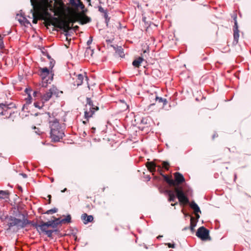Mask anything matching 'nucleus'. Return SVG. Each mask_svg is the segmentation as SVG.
Wrapping results in <instances>:
<instances>
[{
  "mask_svg": "<svg viewBox=\"0 0 251 251\" xmlns=\"http://www.w3.org/2000/svg\"><path fill=\"white\" fill-rule=\"evenodd\" d=\"M41 118L48 119L50 129V136L54 142H58L64 136V132L58 120L51 116L50 113L42 114Z\"/></svg>",
  "mask_w": 251,
  "mask_h": 251,
  "instance_id": "obj_1",
  "label": "nucleus"
},
{
  "mask_svg": "<svg viewBox=\"0 0 251 251\" xmlns=\"http://www.w3.org/2000/svg\"><path fill=\"white\" fill-rule=\"evenodd\" d=\"M164 180L170 185L174 186V191L176 194L180 204L185 205L189 203V199L187 196L186 192L185 191L182 186H176V183L174 180L170 178L166 175L160 173Z\"/></svg>",
  "mask_w": 251,
  "mask_h": 251,
  "instance_id": "obj_2",
  "label": "nucleus"
},
{
  "mask_svg": "<svg viewBox=\"0 0 251 251\" xmlns=\"http://www.w3.org/2000/svg\"><path fill=\"white\" fill-rule=\"evenodd\" d=\"M23 218L19 219L12 216L7 217L4 221V224L8 226L7 229L9 230L14 226L17 227L24 228L29 224V221L23 215Z\"/></svg>",
  "mask_w": 251,
  "mask_h": 251,
  "instance_id": "obj_3",
  "label": "nucleus"
},
{
  "mask_svg": "<svg viewBox=\"0 0 251 251\" xmlns=\"http://www.w3.org/2000/svg\"><path fill=\"white\" fill-rule=\"evenodd\" d=\"M138 52L140 56L135 57V59L132 62V65L135 68H139L143 61L146 60L150 56L149 48L141 49Z\"/></svg>",
  "mask_w": 251,
  "mask_h": 251,
  "instance_id": "obj_4",
  "label": "nucleus"
},
{
  "mask_svg": "<svg viewBox=\"0 0 251 251\" xmlns=\"http://www.w3.org/2000/svg\"><path fill=\"white\" fill-rule=\"evenodd\" d=\"M99 108L94 104L91 98H87L86 104L84 108V117L88 121V119L92 117L95 111L99 110Z\"/></svg>",
  "mask_w": 251,
  "mask_h": 251,
  "instance_id": "obj_5",
  "label": "nucleus"
},
{
  "mask_svg": "<svg viewBox=\"0 0 251 251\" xmlns=\"http://www.w3.org/2000/svg\"><path fill=\"white\" fill-rule=\"evenodd\" d=\"M17 108L16 105L13 102L8 103L5 102L4 103L0 104V115L5 116L6 118H9L12 113H14L13 109Z\"/></svg>",
  "mask_w": 251,
  "mask_h": 251,
  "instance_id": "obj_6",
  "label": "nucleus"
},
{
  "mask_svg": "<svg viewBox=\"0 0 251 251\" xmlns=\"http://www.w3.org/2000/svg\"><path fill=\"white\" fill-rule=\"evenodd\" d=\"M62 93V91H59L56 87L52 86L50 88L48 91L46 92L44 95H41V98L42 103H44L49 101L53 95L58 97H60V95Z\"/></svg>",
  "mask_w": 251,
  "mask_h": 251,
  "instance_id": "obj_7",
  "label": "nucleus"
},
{
  "mask_svg": "<svg viewBox=\"0 0 251 251\" xmlns=\"http://www.w3.org/2000/svg\"><path fill=\"white\" fill-rule=\"evenodd\" d=\"M103 52V50H100V48H86L84 55L88 58H97L101 57Z\"/></svg>",
  "mask_w": 251,
  "mask_h": 251,
  "instance_id": "obj_8",
  "label": "nucleus"
},
{
  "mask_svg": "<svg viewBox=\"0 0 251 251\" xmlns=\"http://www.w3.org/2000/svg\"><path fill=\"white\" fill-rule=\"evenodd\" d=\"M196 235L202 241L211 240V237L209 236V231L204 226L199 227Z\"/></svg>",
  "mask_w": 251,
  "mask_h": 251,
  "instance_id": "obj_9",
  "label": "nucleus"
},
{
  "mask_svg": "<svg viewBox=\"0 0 251 251\" xmlns=\"http://www.w3.org/2000/svg\"><path fill=\"white\" fill-rule=\"evenodd\" d=\"M39 71L40 73V75L42 77V86L43 87H46L49 80L47 79V77L50 74V70L47 67H45L40 68Z\"/></svg>",
  "mask_w": 251,
  "mask_h": 251,
  "instance_id": "obj_10",
  "label": "nucleus"
},
{
  "mask_svg": "<svg viewBox=\"0 0 251 251\" xmlns=\"http://www.w3.org/2000/svg\"><path fill=\"white\" fill-rule=\"evenodd\" d=\"M32 226L37 229L40 234L41 233H45L49 228L47 223L43 221H40L39 224L37 223L33 224Z\"/></svg>",
  "mask_w": 251,
  "mask_h": 251,
  "instance_id": "obj_11",
  "label": "nucleus"
},
{
  "mask_svg": "<svg viewBox=\"0 0 251 251\" xmlns=\"http://www.w3.org/2000/svg\"><path fill=\"white\" fill-rule=\"evenodd\" d=\"M155 103L151 104L150 107L154 105L157 104L160 108H163L164 106L168 103V101L166 99L162 98L155 96Z\"/></svg>",
  "mask_w": 251,
  "mask_h": 251,
  "instance_id": "obj_12",
  "label": "nucleus"
},
{
  "mask_svg": "<svg viewBox=\"0 0 251 251\" xmlns=\"http://www.w3.org/2000/svg\"><path fill=\"white\" fill-rule=\"evenodd\" d=\"M146 167L148 168V169L151 172H154L156 171V167H157V171L160 173L163 174V171L162 168L160 165H156L153 162H147L146 163Z\"/></svg>",
  "mask_w": 251,
  "mask_h": 251,
  "instance_id": "obj_13",
  "label": "nucleus"
},
{
  "mask_svg": "<svg viewBox=\"0 0 251 251\" xmlns=\"http://www.w3.org/2000/svg\"><path fill=\"white\" fill-rule=\"evenodd\" d=\"M72 78L74 80L73 83L75 86H78L82 84L84 79V76L82 75L76 74L75 73Z\"/></svg>",
  "mask_w": 251,
  "mask_h": 251,
  "instance_id": "obj_14",
  "label": "nucleus"
},
{
  "mask_svg": "<svg viewBox=\"0 0 251 251\" xmlns=\"http://www.w3.org/2000/svg\"><path fill=\"white\" fill-rule=\"evenodd\" d=\"M234 26L233 27V37H234V42H236V43L238 42L239 37V30L238 29V25L237 21V16H235L234 18Z\"/></svg>",
  "mask_w": 251,
  "mask_h": 251,
  "instance_id": "obj_15",
  "label": "nucleus"
},
{
  "mask_svg": "<svg viewBox=\"0 0 251 251\" xmlns=\"http://www.w3.org/2000/svg\"><path fill=\"white\" fill-rule=\"evenodd\" d=\"M60 29L66 38L71 36V32H72L73 29L69 24H63L61 25Z\"/></svg>",
  "mask_w": 251,
  "mask_h": 251,
  "instance_id": "obj_16",
  "label": "nucleus"
},
{
  "mask_svg": "<svg viewBox=\"0 0 251 251\" xmlns=\"http://www.w3.org/2000/svg\"><path fill=\"white\" fill-rule=\"evenodd\" d=\"M175 177V181L176 183V186H179L180 184L182 183L185 181V178L183 175L179 173L176 172L174 174Z\"/></svg>",
  "mask_w": 251,
  "mask_h": 251,
  "instance_id": "obj_17",
  "label": "nucleus"
},
{
  "mask_svg": "<svg viewBox=\"0 0 251 251\" xmlns=\"http://www.w3.org/2000/svg\"><path fill=\"white\" fill-rule=\"evenodd\" d=\"M175 192L171 190H166L165 192L166 194H167L168 196V201L169 202L175 201L176 200V197L177 198L176 194H175Z\"/></svg>",
  "mask_w": 251,
  "mask_h": 251,
  "instance_id": "obj_18",
  "label": "nucleus"
},
{
  "mask_svg": "<svg viewBox=\"0 0 251 251\" xmlns=\"http://www.w3.org/2000/svg\"><path fill=\"white\" fill-rule=\"evenodd\" d=\"M47 223L49 227L56 228L59 225H61L59 218H55L54 220L49 221Z\"/></svg>",
  "mask_w": 251,
  "mask_h": 251,
  "instance_id": "obj_19",
  "label": "nucleus"
},
{
  "mask_svg": "<svg viewBox=\"0 0 251 251\" xmlns=\"http://www.w3.org/2000/svg\"><path fill=\"white\" fill-rule=\"evenodd\" d=\"M81 219L83 221L84 224H87L93 221L94 218L92 215H88L86 213H84L81 215Z\"/></svg>",
  "mask_w": 251,
  "mask_h": 251,
  "instance_id": "obj_20",
  "label": "nucleus"
},
{
  "mask_svg": "<svg viewBox=\"0 0 251 251\" xmlns=\"http://www.w3.org/2000/svg\"><path fill=\"white\" fill-rule=\"evenodd\" d=\"M69 3L73 6L81 9L84 8V5L81 3L80 0H70Z\"/></svg>",
  "mask_w": 251,
  "mask_h": 251,
  "instance_id": "obj_21",
  "label": "nucleus"
},
{
  "mask_svg": "<svg viewBox=\"0 0 251 251\" xmlns=\"http://www.w3.org/2000/svg\"><path fill=\"white\" fill-rule=\"evenodd\" d=\"M188 204H189L190 207L194 210V213L199 212L201 213V211L199 206L195 201H192L191 203L189 202ZM187 204H188V203Z\"/></svg>",
  "mask_w": 251,
  "mask_h": 251,
  "instance_id": "obj_22",
  "label": "nucleus"
},
{
  "mask_svg": "<svg viewBox=\"0 0 251 251\" xmlns=\"http://www.w3.org/2000/svg\"><path fill=\"white\" fill-rule=\"evenodd\" d=\"M115 56H119L121 58H123L125 56V53L124 51L123 48H115Z\"/></svg>",
  "mask_w": 251,
  "mask_h": 251,
  "instance_id": "obj_23",
  "label": "nucleus"
},
{
  "mask_svg": "<svg viewBox=\"0 0 251 251\" xmlns=\"http://www.w3.org/2000/svg\"><path fill=\"white\" fill-rule=\"evenodd\" d=\"M197 222L193 217H191L190 228L192 231H194V227L196 226Z\"/></svg>",
  "mask_w": 251,
  "mask_h": 251,
  "instance_id": "obj_24",
  "label": "nucleus"
},
{
  "mask_svg": "<svg viewBox=\"0 0 251 251\" xmlns=\"http://www.w3.org/2000/svg\"><path fill=\"white\" fill-rule=\"evenodd\" d=\"M60 224H65V223H70L71 222V216L70 215H68L66 217L62 220L60 219Z\"/></svg>",
  "mask_w": 251,
  "mask_h": 251,
  "instance_id": "obj_25",
  "label": "nucleus"
},
{
  "mask_svg": "<svg viewBox=\"0 0 251 251\" xmlns=\"http://www.w3.org/2000/svg\"><path fill=\"white\" fill-rule=\"evenodd\" d=\"M22 17H23V19H19L18 21L19 22V23L21 24H29L30 25H31V24L29 22V21L25 17H24L22 15H21Z\"/></svg>",
  "mask_w": 251,
  "mask_h": 251,
  "instance_id": "obj_26",
  "label": "nucleus"
},
{
  "mask_svg": "<svg viewBox=\"0 0 251 251\" xmlns=\"http://www.w3.org/2000/svg\"><path fill=\"white\" fill-rule=\"evenodd\" d=\"M0 194L1 195V196H0V198L4 199L7 198L9 195V192L8 191H0Z\"/></svg>",
  "mask_w": 251,
  "mask_h": 251,
  "instance_id": "obj_27",
  "label": "nucleus"
},
{
  "mask_svg": "<svg viewBox=\"0 0 251 251\" xmlns=\"http://www.w3.org/2000/svg\"><path fill=\"white\" fill-rule=\"evenodd\" d=\"M91 21V18L89 17L86 16L85 18V20L84 21L80 20L79 21V23L80 25H84L86 23H90Z\"/></svg>",
  "mask_w": 251,
  "mask_h": 251,
  "instance_id": "obj_28",
  "label": "nucleus"
},
{
  "mask_svg": "<svg viewBox=\"0 0 251 251\" xmlns=\"http://www.w3.org/2000/svg\"><path fill=\"white\" fill-rule=\"evenodd\" d=\"M103 17L105 19V23L106 24V25L108 26V23L110 21V17L108 16L107 11L106 12H105V13L103 14Z\"/></svg>",
  "mask_w": 251,
  "mask_h": 251,
  "instance_id": "obj_29",
  "label": "nucleus"
},
{
  "mask_svg": "<svg viewBox=\"0 0 251 251\" xmlns=\"http://www.w3.org/2000/svg\"><path fill=\"white\" fill-rule=\"evenodd\" d=\"M56 230H48L45 232V234L50 238H52V233L56 231Z\"/></svg>",
  "mask_w": 251,
  "mask_h": 251,
  "instance_id": "obj_30",
  "label": "nucleus"
},
{
  "mask_svg": "<svg viewBox=\"0 0 251 251\" xmlns=\"http://www.w3.org/2000/svg\"><path fill=\"white\" fill-rule=\"evenodd\" d=\"M57 210H58L57 208H52V209H50V210L47 211L45 213L47 214H52L57 212Z\"/></svg>",
  "mask_w": 251,
  "mask_h": 251,
  "instance_id": "obj_31",
  "label": "nucleus"
},
{
  "mask_svg": "<svg viewBox=\"0 0 251 251\" xmlns=\"http://www.w3.org/2000/svg\"><path fill=\"white\" fill-rule=\"evenodd\" d=\"M121 103L122 104V110L125 111L128 109V106L126 104V103H125L124 101L121 100Z\"/></svg>",
  "mask_w": 251,
  "mask_h": 251,
  "instance_id": "obj_32",
  "label": "nucleus"
},
{
  "mask_svg": "<svg viewBox=\"0 0 251 251\" xmlns=\"http://www.w3.org/2000/svg\"><path fill=\"white\" fill-rule=\"evenodd\" d=\"M162 166H163V167L165 169H166V170H168L170 164H169V162H168L167 161H163Z\"/></svg>",
  "mask_w": 251,
  "mask_h": 251,
  "instance_id": "obj_33",
  "label": "nucleus"
},
{
  "mask_svg": "<svg viewBox=\"0 0 251 251\" xmlns=\"http://www.w3.org/2000/svg\"><path fill=\"white\" fill-rule=\"evenodd\" d=\"M33 96L34 97H40L41 98V94L38 91H34L33 93Z\"/></svg>",
  "mask_w": 251,
  "mask_h": 251,
  "instance_id": "obj_34",
  "label": "nucleus"
},
{
  "mask_svg": "<svg viewBox=\"0 0 251 251\" xmlns=\"http://www.w3.org/2000/svg\"><path fill=\"white\" fill-rule=\"evenodd\" d=\"M98 10L100 13H102L103 14L107 11V10L104 9L101 6H98Z\"/></svg>",
  "mask_w": 251,
  "mask_h": 251,
  "instance_id": "obj_35",
  "label": "nucleus"
},
{
  "mask_svg": "<svg viewBox=\"0 0 251 251\" xmlns=\"http://www.w3.org/2000/svg\"><path fill=\"white\" fill-rule=\"evenodd\" d=\"M55 63V61L53 59H50V67L51 68V69H52V68L54 67Z\"/></svg>",
  "mask_w": 251,
  "mask_h": 251,
  "instance_id": "obj_36",
  "label": "nucleus"
},
{
  "mask_svg": "<svg viewBox=\"0 0 251 251\" xmlns=\"http://www.w3.org/2000/svg\"><path fill=\"white\" fill-rule=\"evenodd\" d=\"M0 47H4L3 37L0 34Z\"/></svg>",
  "mask_w": 251,
  "mask_h": 251,
  "instance_id": "obj_37",
  "label": "nucleus"
},
{
  "mask_svg": "<svg viewBox=\"0 0 251 251\" xmlns=\"http://www.w3.org/2000/svg\"><path fill=\"white\" fill-rule=\"evenodd\" d=\"M34 105L35 106V107H37V108H38L39 109H40V108H41L43 106V103H42L41 105H40L39 103H38V102H34Z\"/></svg>",
  "mask_w": 251,
  "mask_h": 251,
  "instance_id": "obj_38",
  "label": "nucleus"
},
{
  "mask_svg": "<svg viewBox=\"0 0 251 251\" xmlns=\"http://www.w3.org/2000/svg\"><path fill=\"white\" fill-rule=\"evenodd\" d=\"M1 52L6 53H7V50H6L5 48H0V53Z\"/></svg>",
  "mask_w": 251,
  "mask_h": 251,
  "instance_id": "obj_39",
  "label": "nucleus"
},
{
  "mask_svg": "<svg viewBox=\"0 0 251 251\" xmlns=\"http://www.w3.org/2000/svg\"><path fill=\"white\" fill-rule=\"evenodd\" d=\"M166 245L168 246L169 248H174L175 247V245L174 244L167 243Z\"/></svg>",
  "mask_w": 251,
  "mask_h": 251,
  "instance_id": "obj_40",
  "label": "nucleus"
},
{
  "mask_svg": "<svg viewBox=\"0 0 251 251\" xmlns=\"http://www.w3.org/2000/svg\"><path fill=\"white\" fill-rule=\"evenodd\" d=\"M92 37H90V39L87 42V45L89 46L92 42Z\"/></svg>",
  "mask_w": 251,
  "mask_h": 251,
  "instance_id": "obj_41",
  "label": "nucleus"
},
{
  "mask_svg": "<svg viewBox=\"0 0 251 251\" xmlns=\"http://www.w3.org/2000/svg\"><path fill=\"white\" fill-rule=\"evenodd\" d=\"M33 129H37V128L35 126H34ZM35 132L38 134H40L42 133V132L38 128H37V131H35Z\"/></svg>",
  "mask_w": 251,
  "mask_h": 251,
  "instance_id": "obj_42",
  "label": "nucleus"
},
{
  "mask_svg": "<svg viewBox=\"0 0 251 251\" xmlns=\"http://www.w3.org/2000/svg\"><path fill=\"white\" fill-rule=\"evenodd\" d=\"M195 216H196V220L198 221V220L200 218V216L199 214H198V213H195Z\"/></svg>",
  "mask_w": 251,
  "mask_h": 251,
  "instance_id": "obj_43",
  "label": "nucleus"
},
{
  "mask_svg": "<svg viewBox=\"0 0 251 251\" xmlns=\"http://www.w3.org/2000/svg\"><path fill=\"white\" fill-rule=\"evenodd\" d=\"M115 25H116V26L118 28H119L121 27V24H120V23H116V24H115Z\"/></svg>",
  "mask_w": 251,
  "mask_h": 251,
  "instance_id": "obj_44",
  "label": "nucleus"
},
{
  "mask_svg": "<svg viewBox=\"0 0 251 251\" xmlns=\"http://www.w3.org/2000/svg\"><path fill=\"white\" fill-rule=\"evenodd\" d=\"M48 197L49 198V203H50V202H51V195H49L48 196Z\"/></svg>",
  "mask_w": 251,
  "mask_h": 251,
  "instance_id": "obj_45",
  "label": "nucleus"
},
{
  "mask_svg": "<svg viewBox=\"0 0 251 251\" xmlns=\"http://www.w3.org/2000/svg\"><path fill=\"white\" fill-rule=\"evenodd\" d=\"M47 57L49 59H51L52 58H51V57L49 55V54L48 53H46V54H45Z\"/></svg>",
  "mask_w": 251,
  "mask_h": 251,
  "instance_id": "obj_46",
  "label": "nucleus"
},
{
  "mask_svg": "<svg viewBox=\"0 0 251 251\" xmlns=\"http://www.w3.org/2000/svg\"><path fill=\"white\" fill-rule=\"evenodd\" d=\"M111 47L112 48H113V47H115L113 45H111ZM116 47H122L121 46H118V45H117Z\"/></svg>",
  "mask_w": 251,
  "mask_h": 251,
  "instance_id": "obj_47",
  "label": "nucleus"
},
{
  "mask_svg": "<svg viewBox=\"0 0 251 251\" xmlns=\"http://www.w3.org/2000/svg\"><path fill=\"white\" fill-rule=\"evenodd\" d=\"M74 28L75 30H78V28H79V26H77V25H75V27H74Z\"/></svg>",
  "mask_w": 251,
  "mask_h": 251,
  "instance_id": "obj_48",
  "label": "nucleus"
},
{
  "mask_svg": "<svg viewBox=\"0 0 251 251\" xmlns=\"http://www.w3.org/2000/svg\"><path fill=\"white\" fill-rule=\"evenodd\" d=\"M21 175L23 176L24 177H26L27 176L25 174H21Z\"/></svg>",
  "mask_w": 251,
  "mask_h": 251,
  "instance_id": "obj_49",
  "label": "nucleus"
},
{
  "mask_svg": "<svg viewBox=\"0 0 251 251\" xmlns=\"http://www.w3.org/2000/svg\"><path fill=\"white\" fill-rule=\"evenodd\" d=\"M67 191V188H64L63 190H61V192H62V193H63V192H65V191Z\"/></svg>",
  "mask_w": 251,
  "mask_h": 251,
  "instance_id": "obj_50",
  "label": "nucleus"
},
{
  "mask_svg": "<svg viewBox=\"0 0 251 251\" xmlns=\"http://www.w3.org/2000/svg\"><path fill=\"white\" fill-rule=\"evenodd\" d=\"M176 204H177V202L176 203H172L171 205L172 206H175V205H176Z\"/></svg>",
  "mask_w": 251,
  "mask_h": 251,
  "instance_id": "obj_51",
  "label": "nucleus"
},
{
  "mask_svg": "<svg viewBox=\"0 0 251 251\" xmlns=\"http://www.w3.org/2000/svg\"><path fill=\"white\" fill-rule=\"evenodd\" d=\"M50 181H51V182H53L54 181V178H53L51 177V178H50Z\"/></svg>",
  "mask_w": 251,
  "mask_h": 251,
  "instance_id": "obj_52",
  "label": "nucleus"
},
{
  "mask_svg": "<svg viewBox=\"0 0 251 251\" xmlns=\"http://www.w3.org/2000/svg\"><path fill=\"white\" fill-rule=\"evenodd\" d=\"M96 128L95 127H92V130H93V132H94V131L95 130Z\"/></svg>",
  "mask_w": 251,
  "mask_h": 251,
  "instance_id": "obj_53",
  "label": "nucleus"
},
{
  "mask_svg": "<svg viewBox=\"0 0 251 251\" xmlns=\"http://www.w3.org/2000/svg\"><path fill=\"white\" fill-rule=\"evenodd\" d=\"M145 20H146V18L145 17H144L142 18V21H145Z\"/></svg>",
  "mask_w": 251,
  "mask_h": 251,
  "instance_id": "obj_54",
  "label": "nucleus"
},
{
  "mask_svg": "<svg viewBox=\"0 0 251 251\" xmlns=\"http://www.w3.org/2000/svg\"><path fill=\"white\" fill-rule=\"evenodd\" d=\"M30 1H31V5L33 6L34 5H33V2H32V0H30Z\"/></svg>",
  "mask_w": 251,
  "mask_h": 251,
  "instance_id": "obj_55",
  "label": "nucleus"
},
{
  "mask_svg": "<svg viewBox=\"0 0 251 251\" xmlns=\"http://www.w3.org/2000/svg\"><path fill=\"white\" fill-rule=\"evenodd\" d=\"M28 97L30 98V99H31V96H30V95L29 94H28Z\"/></svg>",
  "mask_w": 251,
  "mask_h": 251,
  "instance_id": "obj_56",
  "label": "nucleus"
},
{
  "mask_svg": "<svg viewBox=\"0 0 251 251\" xmlns=\"http://www.w3.org/2000/svg\"><path fill=\"white\" fill-rule=\"evenodd\" d=\"M161 237H162V236H160V235H159V236H158L157 237V238H161Z\"/></svg>",
  "mask_w": 251,
  "mask_h": 251,
  "instance_id": "obj_57",
  "label": "nucleus"
},
{
  "mask_svg": "<svg viewBox=\"0 0 251 251\" xmlns=\"http://www.w3.org/2000/svg\"><path fill=\"white\" fill-rule=\"evenodd\" d=\"M44 47L48 48V47H51V46H45Z\"/></svg>",
  "mask_w": 251,
  "mask_h": 251,
  "instance_id": "obj_58",
  "label": "nucleus"
},
{
  "mask_svg": "<svg viewBox=\"0 0 251 251\" xmlns=\"http://www.w3.org/2000/svg\"><path fill=\"white\" fill-rule=\"evenodd\" d=\"M71 40H70V41H69V45H71Z\"/></svg>",
  "mask_w": 251,
  "mask_h": 251,
  "instance_id": "obj_59",
  "label": "nucleus"
},
{
  "mask_svg": "<svg viewBox=\"0 0 251 251\" xmlns=\"http://www.w3.org/2000/svg\"><path fill=\"white\" fill-rule=\"evenodd\" d=\"M65 47H66V48L69 47H68V46L67 45H65Z\"/></svg>",
  "mask_w": 251,
  "mask_h": 251,
  "instance_id": "obj_60",
  "label": "nucleus"
},
{
  "mask_svg": "<svg viewBox=\"0 0 251 251\" xmlns=\"http://www.w3.org/2000/svg\"><path fill=\"white\" fill-rule=\"evenodd\" d=\"M83 123L85 124L86 123V122L85 121H83Z\"/></svg>",
  "mask_w": 251,
  "mask_h": 251,
  "instance_id": "obj_61",
  "label": "nucleus"
},
{
  "mask_svg": "<svg viewBox=\"0 0 251 251\" xmlns=\"http://www.w3.org/2000/svg\"><path fill=\"white\" fill-rule=\"evenodd\" d=\"M42 52H43L44 54H45V53L44 52V51H42Z\"/></svg>",
  "mask_w": 251,
  "mask_h": 251,
  "instance_id": "obj_62",
  "label": "nucleus"
}]
</instances>
